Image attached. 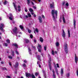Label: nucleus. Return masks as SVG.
Returning a JSON list of instances; mask_svg holds the SVG:
<instances>
[{
    "instance_id": "nucleus-21",
    "label": "nucleus",
    "mask_w": 78,
    "mask_h": 78,
    "mask_svg": "<svg viewBox=\"0 0 78 78\" xmlns=\"http://www.w3.org/2000/svg\"><path fill=\"white\" fill-rule=\"evenodd\" d=\"M68 37H70V30H68Z\"/></svg>"
},
{
    "instance_id": "nucleus-20",
    "label": "nucleus",
    "mask_w": 78,
    "mask_h": 78,
    "mask_svg": "<svg viewBox=\"0 0 78 78\" xmlns=\"http://www.w3.org/2000/svg\"><path fill=\"white\" fill-rule=\"evenodd\" d=\"M12 55L13 56H14V51L13 50L11 51Z\"/></svg>"
},
{
    "instance_id": "nucleus-46",
    "label": "nucleus",
    "mask_w": 78,
    "mask_h": 78,
    "mask_svg": "<svg viewBox=\"0 0 78 78\" xmlns=\"http://www.w3.org/2000/svg\"><path fill=\"white\" fill-rule=\"evenodd\" d=\"M56 65L57 66V67H58V68H59V64L58 63Z\"/></svg>"
},
{
    "instance_id": "nucleus-24",
    "label": "nucleus",
    "mask_w": 78,
    "mask_h": 78,
    "mask_svg": "<svg viewBox=\"0 0 78 78\" xmlns=\"http://www.w3.org/2000/svg\"><path fill=\"white\" fill-rule=\"evenodd\" d=\"M29 11L31 12H33V9L30 8L29 9Z\"/></svg>"
},
{
    "instance_id": "nucleus-54",
    "label": "nucleus",
    "mask_w": 78,
    "mask_h": 78,
    "mask_svg": "<svg viewBox=\"0 0 78 78\" xmlns=\"http://www.w3.org/2000/svg\"><path fill=\"white\" fill-rule=\"evenodd\" d=\"M33 8H34V9H36V6H33Z\"/></svg>"
},
{
    "instance_id": "nucleus-57",
    "label": "nucleus",
    "mask_w": 78,
    "mask_h": 78,
    "mask_svg": "<svg viewBox=\"0 0 78 78\" xmlns=\"http://www.w3.org/2000/svg\"><path fill=\"white\" fill-rule=\"evenodd\" d=\"M18 9H20V5H18Z\"/></svg>"
},
{
    "instance_id": "nucleus-56",
    "label": "nucleus",
    "mask_w": 78,
    "mask_h": 78,
    "mask_svg": "<svg viewBox=\"0 0 78 78\" xmlns=\"http://www.w3.org/2000/svg\"><path fill=\"white\" fill-rule=\"evenodd\" d=\"M34 43H36V40L35 39L34 40Z\"/></svg>"
},
{
    "instance_id": "nucleus-34",
    "label": "nucleus",
    "mask_w": 78,
    "mask_h": 78,
    "mask_svg": "<svg viewBox=\"0 0 78 78\" xmlns=\"http://www.w3.org/2000/svg\"><path fill=\"white\" fill-rule=\"evenodd\" d=\"M35 31H36V32H37V33H39V30H38V29H37V28L35 29Z\"/></svg>"
},
{
    "instance_id": "nucleus-28",
    "label": "nucleus",
    "mask_w": 78,
    "mask_h": 78,
    "mask_svg": "<svg viewBox=\"0 0 78 78\" xmlns=\"http://www.w3.org/2000/svg\"><path fill=\"white\" fill-rule=\"evenodd\" d=\"M4 4L5 5L7 4V1L5 0V2H3Z\"/></svg>"
},
{
    "instance_id": "nucleus-26",
    "label": "nucleus",
    "mask_w": 78,
    "mask_h": 78,
    "mask_svg": "<svg viewBox=\"0 0 78 78\" xmlns=\"http://www.w3.org/2000/svg\"><path fill=\"white\" fill-rule=\"evenodd\" d=\"M56 45L57 46V47H58L59 45V43L58 42H57L56 43Z\"/></svg>"
},
{
    "instance_id": "nucleus-9",
    "label": "nucleus",
    "mask_w": 78,
    "mask_h": 78,
    "mask_svg": "<svg viewBox=\"0 0 78 78\" xmlns=\"http://www.w3.org/2000/svg\"><path fill=\"white\" fill-rule=\"evenodd\" d=\"M26 77H31V75L30 73H26Z\"/></svg>"
},
{
    "instance_id": "nucleus-8",
    "label": "nucleus",
    "mask_w": 78,
    "mask_h": 78,
    "mask_svg": "<svg viewBox=\"0 0 78 78\" xmlns=\"http://www.w3.org/2000/svg\"><path fill=\"white\" fill-rule=\"evenodd\" d=\"M17 28L16 27H15L14 29H13V33L16 34L17 33Z\"/></svg>"
},
{
    "instance_id": "nucleus-32",
    "label": "nucleus",
    "mask_w": 78,
    "mask_h": 78,
    "mask_svg": "<svg viewBox=\"0 0 78 78\" xmlns=\"http://www.w3.org/2000/svg\"><path fill=\"white\" fill-rule=\"evenodd\" d=\"M38 46L40 48H42V46H41V45H40V44H38Z\"/></svg>"
},
{
    "instance_id": "nucleus-25",
    "label": "nucleus",
    "mask_w": 78,
    "mask_h": 78,
    "mask_svg": "<svg viewBox=\"0 0 78 78\" xmlns=\"http://www.w3.org/2000/svg\"><path fill=\"white\" fill-rule=\"evenodd\" d=\"M31 77H32V78H35L36 77H35V76H34V75L33 74H32L31 75Z\"/></svg>"
},
{
    "instance_id": "nucleus-63",
    "label": "nucleus",
    "mask_w": 78,
    "mask_h": 78,
    "mask_svg": "<svg viewBox=\"0 0 78 78\" xmlns=\"http://www.w3.org/2000/svg\"><path fill=\"white\" fill-rule=\"evenodd\" d=\"M25 12H28V10L27 9H25Z\"/></svg>"
},
{
    "instance_id": "nucleus-5",
    "label": "nucleus",
    "mask_w": 78,
    "mask_h": 78,
    "mask_svg": "<svg viewBox=\"0 0 78 78\" xmlns=\"http://www.w3.org/2000/svg\"><path fill=\"white\" fill-rule=\"evenodd\" d=\"M3 27H4V24L3 23L1 24L0 26V30L3 31Z\"/></svg>"
},
{
    "instance_id": "nucleus-33",
    "label": "nucleus",
    "mask_w": 78,
    "mask_h": 78,
    "mask_svg": "<svg viewBox=\"0 0 78 78\" xmlns=\"http://www.w3.org/2000/svg\"><path fill=\"white\" fill-rule=\"evenodd\" d=\"M8 44L6 43H5L4 44V46L5 47H8Z\"/></svg>"
},
{
    "instance_id": "nucleus-31",
    "label": "nucleus",
    "mask_w": 78,
    "mask_h": 78,
    "mask_svg": "<svg viewBox=\"0 0 78 78\" xmlns=\"http://www.w3.org/2000/svg\"><path fill=\"white\" fill-rule=\"evenodd\" d=\"M44 50H45V51H46V50H47V45H45V46H44Z\"/></svg>"
},
{
    "instance_id": "nucleus-1",
    "label": "nucleus",
    "mask_w": 78,
    "mask_h": 78,
    "mask_svg": "<svg viewBox=\"0 0 78 78\" xmlns=\"http://www.w3.org/2000/svg\"><path fill=\"white\" fill-rule=\"evenodd\" d=\"M51 13L52 16L53 20H54V21H55L56 20V19H55V13L56 16L55 18L57 19V16H58V11L57 10H56L55 12V9H53L52 10Z\"/></svg>"
},
{
    "instance_id": "nucleus-16",
    "label": "nucleus",
    "mask_w": 78,
    "mask_h": 78,
    "mask_svg": "<svg viewBox=\"0 0 78 78\" xmlns=\"http://www.w3.org/2000/svg\"><path fill=\"white\" fill-rule=\"evenodd\" d=\"M13 3L16 11H17V6L16 5V4H15V3Z\"/></svg>"
},
{
    "instance_id": "nucleus-55",
    "label": "nucleus",
    "mask_w": 78,
    "mask_h": 78,
    "mask_svg": "<svg viewBox=\"0 0 78 78\" xmlns=\"http://www.w3.org/2000/svg\"><path fill=\"white\" fill-rule=\"evenodd\" d=\"M44 55V53H41V55L42 56V57H44V56H43V55Z\"/></svg>"
},
{
    "instance_id": "nucleus-38",
    "label": "nucleus",
    "mask_w": 78,
    "mask_h": 78,
    "mask_svg": "<svg viewBox=\"0 0 78 78\" xmlns=\"http://www.w3.org/2000/svg\"><path fill=\"white\" fill-rule=\"evenodd\" d=\"M28 32L29 33H31V30H30V29H28Z\"/></svg>"
},
{
    "instance_id": "nucleus-37",
    "label": "nucleus",
    "mask_w": 78,
    "mask_h": 78,
    "mask_svg": "<svg viewBox=\"0 0 78 78\" xmlns=\"http://www.w3.org/2000/svg\"><path fill=\"white\" fill-rule=\"evenodd\" d=\"M52 54L53 55H55V52L54 51L52 50Z\"/></svg>"
},
{
    "instance_id": "nucleus-53",
    "label": "nucleus",
    "mask_w": 78,
    "mask_h": 78,
    "mask_svg": "<svg viewBox=\"0 0 78 78\" xmlns=\"http://www.w3.org/2000/svg\"><path fill=\"white\" fill-rule=\"evenodd\" d=\"M31 4L32 5H34V3H33V2L31 1Z\"/></svg>"
},
{
    "instance_id": "nucleus-48",
    "label": "nucleus",
    "mask_w": 78,
    "mask_h": 78,
    "mask_svg": "<svg viewBox=\"0 0 78 78\" xmlns=\"http://www.w3.org/2000/svg\"><path fill=\"white\" fill-rule=\"evenodd\" d=\"M44 76L45 78H47V76H46V74L44 73Z\"/></svg>"
},
{
    "instance_id": "nucleus-17",
    "label": "nucleus",
    "mask_w": 78,
    "mask_h": 78,
    "mask_svg": "<svg viewBox=\"0 0 78 78\" xmlns=\"http://www.w3.org/2000/svg\"><path fill=\"white\" fill-rule=\"evenodd\" d=\"M40 42H41V43H42V42H44V39H43V38H42V37H40Z\"/></svg>"
},
{
    "instance_id": "nucleus-41",
    "label": "nucleus",
    "mask_w": 78,
    "mask_h": 78,
    "mask_svg": "<svg viewBox=\"0 0 78 78\" xmlns=\"http://www.w3.org/2000/svg\"><path fill=\"white\" fill-rule=\"evenodd\" d=\"M30 37L31 39H32L33 37V35L31 34L30 35Z\"/></svg>"
},
{
    "instance_id": "nucleus-36",
    "label": "nucleus",
    "mask_w": 78,
    "mask_h": 78,
    "mask_svg": "<svg viewBox=\"0 0 78 78\" xmlns=\"http://www.w3.org/2000/svg\"><path fill=\"white\" fill-rule=\"evenodd\" d=\"M35 75L36 76H37V75H39V73H35Z\"/></svg>"
},
{
    "instance_id": "nucleus-4",
    "label": "nucleus",
    "mask_w": 78,
    "mask_h": 78,
    "mask_svg": "<svg viewBox=\"0 0 78 78\" xmlns=\"http://www.w3.org/2000/svg\"><path fill=\"white\" fill-rule=\"evenodd\" d=\"M50 8L51 9H55V3L54 2H52V4H50Z\"/></svg>"
},
{
    "instance_id": "nucleus-43",
    "label": "nucleus",
    "mask_w": 78,
    "mask_h": 78,
    "mask_svg": "<svg viewBox=\"0 0 78 78\" xmlns=\"http://www.w3.org/2000/svg\"><path fill=\"white\" fill-rule=\"evenodd\" d=\"M28 49L29 50V52L31 51V50L30 48H28Z\"/></svg>"
},
{
    "instance_id": "nucleus-14",
    "label": "nucleus",
    "mask_w": 78,
    "mask_h": 78,
    "mask_svg": "<svg viewBox=\"0 0 78 78\" xmlns=\"http://www.w3.org/2000/svg\"><path fill=\"white\" fill-rule=\"evenodd\" d=\"M12 45V46H14L16 48H18V45L17 44H13Z\"/></svg>"
},
{
    "instance_id": "nucleus-64",
    "label": "nucleus",
    "mask_w": 78,
    "mask_h": 78,
    "mask_svg": "<svg viewBox=\"0 0 78 78\" xmlns=\"http://www.w3.org/2000/svg\"><path fill=\"white\" fill-rule=\"evenodd\" d=\"M2 70H5V67L2 68Z\"/></svg>"
},
{
    "instance_id": "nucleus-27",
    "label": "nucleus",
    "mask_w": 78,
    "mask_h": 78,
    "mask_svg": "<svg viewBox=\"0 0 78 78\" xmlns=\"http://www.w3.org/2000/svg\"><path fill=\"white\" fill-rule=\"evenodd\" d=\"M63 21L64 23H66V20H65V18L63 16Z\"/></svg>"
},
{
    "instance_id": "nucleus-3",
    "label": "nucleus",
    "mask_w": 78,
    "mask_h": 78,
    "mask_svg": "<svg viewBox=\"0 0 78 78\" xmlns=\"http://www.w3.org/2000/svg\"><path fill=\"white\" fill-rule=\"evenodd\" d=\"M65 47V51L66 53L67 54L68 53V47H67V44H64Z\"/></svg>"
},
{
    "instance_id": "nucleus-18",
    "label": "nucleus",
    "mask_w": 78,
    "mask_h": 78,
    "mask_svg": "<svg viewBox=\"0 0 78 78\" xmlns=\"http://www.w3.org/2000/svg\"><path fill=\"white\" fill-rule=\"evenodd\" d=\"M24 41H25L26 43H29V42H30L29 40L28 39H24Z\"/></svg>"
},
{
    "instance_id": "nucleus-2",
    "label": "nucleus",
    "mask_w": 78,
    "mask_h": 78,
    "mask_svg": "<svg viewBox=\"0 0 78 78\" xmlns=\"http://www.w3.org/2000/svg\"><path fill=\"white\" fill-rule=\"evenodd\" d=\"M49 62H48L49 68L51 70V57H50V55H49Z\"/></svg>"
},
{
    "instance_id": "nucleus-40",
    "label": "nucleus",
    "mask_w": 78,
    "mask_h": 78,
    "mask_svg": "<svg viewBox=\"0 0 78 78\" xmlns=\"http://www.w3.org/2000/svg\"><path fill=\"white\" fill-rule=\"evenodd\" d=\"M23 66L24 67H27V65H26V64H25V63H24Z\"/></svg>"
},
{
    "instance_id": "nucleus-60",
    "label": "nucleus",
    "mask_w": 78,
    "mask_h": 78,
    "mask_svg": "<svg viewBox=\"0 0 78 78\" xmlns=\"http://www.w3.org/2000/svg\"><path fill=\"white\" fill-rule=\"evenodd\" d=\"M9 65H10V66H12V64H11V62H9Z\"/></svg>"
},
{
    "instance_id": "nucleus-51",
    "label": "nucleus",
    "mask_w": 78,
    "mask_h": 78,
    "mask_svg": "<svg viewBox=\"0 0 78 78\" xmlns=\"http://www.w3.org/2000/svg\"><path fill=\"white\" fill-rule=\"evenodd\" d=\"M66 6H69V3H66Z\"/></svg>"
},
{
    "instance_id": "nucleus-45",
    "label": "nucleus",
    "mask_w": 78,
    "mask_h": 78,
    "mask_svg": "<svg viewBox=\"0 0 78 78\" xmlns=\"http://www.w3.org/2000/svg\"><path fill=\"white\" fill-rule=\"evenodd\" d=\"M12 18H13V17H9V19H10V20H12Z\"/></svg>"
},
{
    "instance_id": "nucleus-42",
    "label": "nucleus",
    "mask_w": 78,
    "mask_h": 78,
    "mask_svg": "<svg viewBox=\"0 0 78 78\" xmlns=\"http://www.w3.org/2000/svg\"><path fill=\"white\" fill-rule=\"evenodd\" d=\"M16 55H19V52H18L17 50H16Z\"/></svg>"
},
{
    "instance_id": "nucleus-58",
    "label": "nucleus",
    "mask_w": 78,
    "mask_h": 78,
    "mask_svg": "<svg viewBox=\"0 0 78 78\" xmlns=\"http://www.w3.org/2000/svg\"><path fill=\"white\" fill-rule=\"evenodd\" d=\"M52 72H53V74H55V70H53Z\"/></svg>"
},
{
    "instance_id": "nucleus-52",
    "label": "nucleus",
    "mask_w": 78,
    "mask_h": 78,
    "mask_svg": "<svg viewBox=\"0 0 78 78\" xmlns=\"http://www.w3.org/2000/svg\"><path fill=\"white\" fill-rule=\"evenodd\" d=\"M9 58L10 59H12V56H9Z\"/></svg>"
},
{
    "instance_id": "nucleus-30",
    "label": "nucleus",
    "mask_w": 78,
    "mask_h": 78,
    "mask_svg": "<svg viewBox=\"0 0 78 78\" xmlns=\"http://www.w3.org/2000/svg\"><path fill=\"white\" fill-rule=\"evenodd\" d=\"M66 76L67 77H69L70 76V73H68L66 74Z\"/></svg>"
},
{
    "instance_id": "nucleus-15",
    "label": "nucleus",
    "mask_w": 78,
    "mask_h": 78,
    "mask_svg": "<svg viewBox=\"0 0 78 78\" xmlns=\"http://www.w3.org/2000/svg\"><path fill=\"white\" fill-rule=\"evenodd\" d=\"M19 27L22 30H24V28L23 27V26L20 25L19 26Z\"/></svg>"
},
{
    "instance_id": "nucleus-6",
    "label": "nucleus",
    "mask_w": 78,
    "mask_h": 78,
    "mask_svg": "<svg viewBox=\"0 0 78 78\" xmlns=\"http://www.w3.org/2000/svg\"><path fill=\"white\" fill-rule=\"evenodd\" d=\"M41 55H37V59H38V60H39V61L40 62H41V61H42V60L41 59Z\"/></svg>"
},
{
    "instance_id": "nucleus-12",
    "label": "nucleus",
    "mask_w": 78,
    "mask_h": 78,
    "mask_svg": "<svg viewBox=\"0 0 78 78\" xmlns=\"http://www.w3.org/2000/svg\"><path fill=\"white\" fill-rule=\"evenodd\" d=\"M62 31L63 33L62 34V37L64 38L65 37H66V34H65V32H64V30H63Z\"/></svg>"
},
{
    "instance_id": "nucleus-10",
    "label": "nucleus",
    "mask_w": 78,
    "mask_h": 78,
    "mask_svg": "<svg viewBox=\"0 0 78 78\" xmlns=\"http://www.w3.org/2000/svg\"><path fill=\"white\" fill-rule=\"evenodd\" d=\"M60 73L62 76H63V74H64V70H63V69H62V68L61 69Z\"/></svg>"
},
{
    "instance_id": "nucleus-47",
    "label": "nucleus",
    "mask_w": 78,
    "mask_h": 78,
    "mask_svg": "<svg viewBox=\"0 0 78 78\" xmlns=\"http://www.w3.org/2000/svg\"><path fill=\"white\" fill-rule=\"evenodd\" d=\"M38 51L39 52H40V53H41V49H38Z\"/></svg>"
},
{
    "instance_id": "nucleus-39",
    "label": "nucleus",
    "mask_w": 78,
    "mask_h": 78,
    "mask_svg": "<svg viewBox=\"0 0 78 78\" xmlns=\"http://www.w3.org/2000/svg\"><path fill=\"white\" fill-rule=\"evenodd\" d=\"M28 16L29 17H31V15L30 13H28Z\"/></svg>"
},
{
    "instance_id": "nucleus-49",
    "label": "nucleus",
    "mask_w": 78,
    "mask_h": 78,
    "mask_svg": "<svg viewBox=\"0 0 78 78\" xmlns=\"http://www.w3.org/2000/svg\"><path fill=\"white\" fill-rule=\"evenodd\" d=\"M41 16H42V17L43 18V19H45V16H44V15H42Z\"/></svg>"
},
{
    "instance_id": "nucleus-59",
    "label": "nucleus",
    "mask_w": 78,
    "mask_h": 78,
    "mask_svg": "<svg viewBox=\"0 0 78 78\" xmlns=\"http://www.w3.org/2000/svg\"><path fill=\"white\" fill-rule=\"evenodd\" d=\"M23 61H24V62H25V63H27V60H24Z\"/></svg>"
},
{
    "instance_id": "nucleus-23",
    "label": "nucleus",
    "mask_w": 78,
    "mask_h": 78,
    "mask_svg": "<svg viewBox=\"0 0 78 78\" xmlns=\"http://www.w3.org/2000/svg\"><path fill=\"white\" fill-rule=\"evenodd\" d=\"M6 41L8 44H10V40L9 39L7 40Z\"/></svg>"
},
{
    "instance_id": "nucleus-44",
    "label": "nucleus",
    "mask_w": 78,
    "mask_h": 78,
    "mask_svg": "<svg viewBox=\"0 0 78 78\" xmlns=\"http://www.w3.org/2000/svg\"><path fill=\"white\" fill-rule=\"evenodd\" d=\"M53 78H56V75H55V74H53Z\"/></svg>"
},
{
    "instance_id": "nucleus-7",
    "label": "nucleus",
    "mask_w": 78,
    "mask_h": 78,
    "mask_svg": "<svg viewBox=\"0 0 78 78\" xmlns=\"http://www.w3.org/2000/svg\"><path fill=\"white\" fill-rule=\"evenodd\" d=\"M75 62L76 64H77V61H78V57L76 56V54H75Z\"/></svg>"
},
{
    "instance_id": "nucleus-35",
    "label": "nucleus",
    "mask_w": 78,
    "mask_h": 78,
    "mask_svg": "<svg viewBox=\"0 0 78 78\" xmlns=\"http://www.w3.org/2000/svg\"><path fill=\"white\" fill-rule=\"evenodd\" d=\"M65 3H66V2L65 1H63L62 2V5L63 6H64Z\"/></svg>"
},
{
    "instance_id": "nucleus-22",
    "label": "nucleus",
    "mask_w": 78,
    "mask_h": 78,
    "mask_svg": "<svg viewBox=\"0 0 78 78\" xmlns=\"http://www.w3.org/2000/svg\"><path fill=\"white\" fill-rule=\"evenodd\" d=\"M27 4L28 5H30V0H27Z\"/></svg>"
},
{
    "instance_id": "nucleus-13",
    "label": "nucleus",
    "mask_w": 78,
    "mask_h": 78,
    "mask_svg": "<svg viewBox=\"0 0 78 78\" xmlns=\"http://www.w3.org/2000/svg\"><path fill=\"white\" fill-rule=\"evenodd\" d=\"M73 25L74 26L75 29L76 28V20H73Z\"/></svg>"
},
{
    "instance_id": "nucleus-11",
    "label": "nucleus",
    "mask_w": 78,
    "mask_h": 78,
    "mask_svg": "<svg viewBox=\"0 0 78 78\" xmlns=\"http://www.w3.org/2000/svg\"><path fill=\"white\" fill-rule=\"evenodd\" d=\"M38 20H39V22L40 23H42V17L41 16H39L38 17Z\"/></svg>"
},
{
    "instance_id": "nucleus-62",
    "label": "nucleus",
    "mask_w": 78,
    "mask_h": 78,
    "mask_svg": "<svg viewBox=\"0 0 78 78\" xmlns=\"http://www.w3.org/2000/svg\"><path fill=\"white\" fill-rule=\"evenodd\" d=\"M18 11H19V12H20V9H18Z\"/></svg>"
},
{
    "instance_id": "nucleus-19",
    "label": "nucleus",
    "mask_w": 78,
    "mask_h": 78,
    "mask_svg": "<svg viewBox=\"0 0 78 78\" xmlns=\"http://www.w3.org/2000/svg\"><path fill=\"white\" fill-rule=\"evenodd\" d=\"M18 66H19V63L18 62H16L15 67V68H17Z\"/></svg>"
},
{
    "instance_id": "nucleus-50",
    "label": "nucleus",
    "mask_w": 78,
    "mask_h": 78,
    "mask_svg": "<svg viewBox=\"0 0 78 78\" xmlns=\"http://www.w3.org/2000/svg\"><path fill=\"white\" fill-rule=\"evenodd\" d=\"M6 77L7 78H11V76H6Z\"/></svg>"
},
{
    "instance_id": "nucleus-29",
    "label": "nucleus",
    "mask_w": 78,
    "mask_h": 78,
    "mask_svg": "<svg viewBox=\"0 0 78 78\" xmlns=\"http://www.w3.org/2000/svg\"><path fill=\"white\" fill-rule=\"evenodd\" d=\"M9 16H10V17H13V15H12V13H10L9 14Z\"/></svg>"
},
{
    "instance_id": "nucleus-61",
    "label": "nucleus",
    "mask_w": 78,
    "mask_h": 78,
    "mask_svg": "<svg viewBox=\"0 0 78 78\" xmlns=\"http://www.w3.org/2000/svg\"><path fill=\"white\" fill-rule=\"evenodd\" d=\"M26 18H28V16L27 15H26Z\"/></svg>"
}]
</instances>
